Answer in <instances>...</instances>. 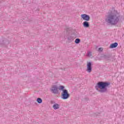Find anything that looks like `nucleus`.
<instances>
[{
	"label": "nucleus",
	"instance_id": "nucleus-1",
	"mask_svg": "<svg viewBox=\"0 0 124 124\" xmlns=\"http://www.w3.org/2000/svg\"><path fill=\"white\" fill-rule=\"evenodd\" d=\"M105 21L109 25H117L120 21V14L118 13L108 14L106 16Z\"/></svg>",
	"mask_w": 124,
	"mask_h": 124
},
{
	"label": "nucleus",
	"instance_id": "nucleus-2",
	"mask_svg": "<svg viewBox=\"0 0 124 124\" xmlns=\"http://www.w3.org/2000/svg\"><path fill=\"white\" fill-rule=\"evenodd\" d=\"M110 86V83L108 82H99L97 85L95 86L96 90L100 89V93H106L108 91V88Z\"/></svg>",
	"mask_w": 124,
	"mask_h": 124
},
{
	"label": "nucleus",
	"instance_id": "nucleus-3",
	"mask_svg": "<svg viewBox=\"0 0 124 124\" xmlns=\"http://www.w3.org/2000/svg\"><path fill=\"white\" fill-rule=\"evenodd\" d=\"M59 90L60 91H62L61 93L62 99H67L69 98L70 95L68 93V91H67V90L64 89V86H60Z\"/></svg>",
	"mask_w": 124,
	"mask_h": 124
},
{
	"label": "nucleus",
	"instance_id": "nucleus-4",
	"mask_svg": "<svg viewBox=\"0 0 124 124\" xmlns=\"http://www.w3.org/2000/svg\"><path fill=\"white\" fill-rule=\"evenodd\" d=\"M50 92L54 94L59 93V87L57 85H53L50 89Z\"/></svg>",
	"mask_w": 124,
	"mask_h": 124
},
{
	"label": "nucleus",
	"instance_id": "nucleus-5",
	"mask_svg": "<svg viewBox=\"0 0 124 124\" xmlns=\"http://www.w3.org/2000/svg\"><path fill=\"white\" fill-rule=\"evenodd\" d=\"M81 18L84 21H90V19H91V17H90V16L87 15L86 14L81 15Z\"/></svg>",
	"mask_w": 124,
	"mask_h": 124
},
{
	"label": "nucleus",
	"instance_id": "nucleus-6",
	"mask_svg": "<svg viewBox=\"0 0 124 124\" xmlns=\"http://www.w3.org/2000/svg\"><path fill=\"white\" fill-rule=\"evenodd\" d=\"M92 62H89L87 63L86 71H87L88 73H91V72H92Z\"/></svg>",
	"mask_w": 124,
	"mask_h": 124
},
{
	"label": "nucleus",
	"instance_id": "nucleus-7",
	"mask_svg": "<svg viewBox=\"0 0 124 124\" xmlns=\"http://www.w3.org/2000/svg\"><path fill=\"white\" fill-rule=\"evenodd\" d=\"M53 108L54 110H57V109L60 108V105L59 104L55 103L53 105Z\"/></svg>",
	"mask_w": 124,
	"mask_h": 124
},
{
	"label": "nucleus",
	"instance_id": "nucleus-8",
	"mask_svg": "<svg viewBox=\"0 0 124 124\" xmlns=\"http://www.w3.org/2000/svg\"><path fill=\"white\" fill-rule=\"evenodd\" d=\"M83 25L84 28H89L90 27V24H89V22H88V21H84Z\"/></svg>",
	"mask_w": 124,
	"mask_h": 124
},
{
	"label": "nucleus",
	"instance_id": "nucleus-9",
	"mask_svg": "<svg viewBox=\"0 0 124 124\" xmlns=\"http://www.w3.org/2000/svg\"><path fill=\"white\" fill-rule=\"evenodd\" d=\"M118 46V43H114L113 44H111L110 46V48H116Z\"/></svg>",
	"mask_w": 124,
	"mask_h": 124
},
{
	"label": "nucleus",
	"instance_id": "nucleus-10",
	"mask_svg": "<svg viewBox=\"0 0 124 124\" xmlns=\"http://www.w3.org/2000/svg\"><path fill=\"white\" fill-rule=\"evenodd\" d=\"M73 37H72V36H70L68 37V41H69V42H71L72 41H73Z\"/></svg>",
	"mask_w": 124,
	"mask_h": 124
},
{
	"label": "nucleus",
	"instance_id": "nucleus-11",
	"mask_svg": "<svg viewBox=\"0 0 124 124\" xmlns=\"http://www.w3.org/2000/svg\"><path fill=\"white\" fill-rule=\"evenodd\" d=\"M75 42V43H76V44H79V43H80V39L79 38L76 39Z\"/></svg>",
	"mask_w": 124,
	"mask_h": 124
},
{
	"label": "nucleus",
	"instance_id": "nucleus-12",
	"mask_svg": "<svg viewBox=\"0 0 124 124\" xmlns=\"http://www.w3.org/2000/svg\"><path fill=\"white\" fill-rule=\"evenodd\" d=\"M37 102H38V103H42V99L40 98H38L37 99Z\"/></svg>",
	"mask_w": 124,
	"mask_h": 124
},
{
	"label": "nucleus",
	"instance_id": "nucleus-13",
	"mask_svg": "<svg viewBox=\"0 0 124 124\" xmlns=\"http://www.w3.org/2000/svg\"><path fill=\"white\" fill-rule=\"evenodd\" d=\"M87 56L88 57H92V52L91 51H88L87 52Z\"/></svg>",
	"mask_w": 124,
	"mask_h": 124
},
{
	"label": "nucleus",
	"instance_id": "nucleus-14",
	"mask_svg": "<svg viewBox=\"0 0 124 124\" xmlns=\"http://www.w3.org/2000/svg\"><path fill=\"white\" fill-rule=\"evenodd\" d=\"M98 50L99 52H102V51H103V48H102V47H100Z\"/></svg>",
	"mask_w": 124,
	"mask_h": 124
},
{
	"label": "nucleus",
	"instance_id": "nucleus-15",
	"mask_svg": "<svg viewBox=\"0 0 124 124\" xmlns=\"http://www.w3.org/2000/svg\"><path fill=\"white\" fill-rule=\"evenodd\" d=\"M106 57H107L106 56H105V58H106Z\"/></svg>",
	"mask_w": 124,
	"mask_h": 124
}]
</instances>
